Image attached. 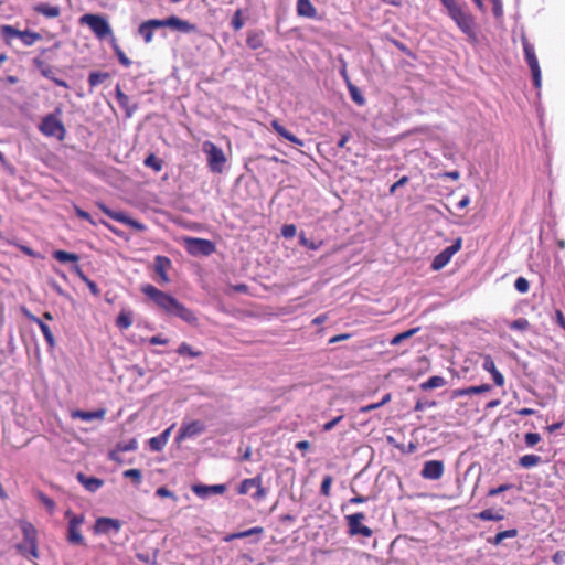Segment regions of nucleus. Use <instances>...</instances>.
Masks as SVG:
<instances>
[{
  "label": "nucleus",
  "instance_id": "37",
  "mask_svg": "<svg viewBox=\"0 0 565 565\" xmlns=\"http://www.w3.org/2000/svg\"><path fill=\"white\" fill-rule=\"evenodd\" d=\"M477 518L483 521H500L503 519V515L491 509H487L478 513Z\"/></svg>",
  "mask_w": 565,
  "mask_h": 565
},
{
  "label": "nucleus",
  "instance_id": "6",
  "mask_svg": "<svg viewBox=\"0 0 565 565\" xmlns=\"http://www.w3.org/2000/svg\"><path fill=\"white\" fill-rule=\"evenodd\" d=\"M347 524L349 526V534L351 536L362 535L364 537H371L373 531L362 524L363 520H365V514L363 512H358L354 514H350L345 516Z\"/></svg>",
  "mask_w": 565,
  "mask_h": 565
},
{
  "label": "nucleus",
  "instance_id": "15",
  "mask_svg": "<svg viewBox=\"0 0 565 565\" xmlns=\"http://www.w3.org/2000/svg\"><path fill=\"white\" fill-rule=\"evenodd\" d=\"M21 530L23 533V541L26 542V545L30 547V554L32 557H38V546H36V530L35 527L26 521L21 522Z\"/></svg>",
  "mask_w": 565,
  "mask_h": 565
},
{
  "label": "nucleus",
  "instance_id": "11",
  "mask_svg": "<svg viewBox=\"0 0 565 565\" xmlns=\"http://www.w3.org/2000/svg\"><path fill=\"white\" fill-rule=\"evenodd\" d=\"M85 522V518H72L71 522H67L66 540L72 545H84L85 540L82 535L81 527Z\"/></svg>",
  "mask_w": 565,
  "mask_h": 565
},
{
  "label": "nucleus",
  "instance_id": "43",
  "mask_svg": "<svg viewBox=\"0 0 565 565\" xmlns=\"http://www.w3.org/2000/svg\"><path fill=\"white\" fill-rule=\"evenodd\" d=\"M20 31L13 28L12 25H2L1 34L7 39L11 40L13 38H19Z\"/></svg>",
  "mask_w": 565,
  "mask_h": 565
},
{
  "label": "nucleus",
  "instance_id": "25",
  "mask_svg": "<svg viewBox=\"0 0 565 565\" xmlns=\"http://www.w3.org/2000/svg\"><path fill=\"white\" fill-rule=\"evenodd\" d=\"M491 390L489 384H482L478 386H469L466 388L456 390L454 392L455 397L467 396L472 394H481Z\"/></svg>",
  "mask_w": 565,
  "mask_h": 565
},
{
  "label": "nucleus",
  "instance_id": "14",
  "mask_svg": "<svg viewBox=\"0 0 565 565\" xmlns=\"http://www.w3.org/2000/svg\"><path fill=\"white\" fill-rule=\"evenodd\" d=\"M444 462L440 460H428L424 462L420 475L427 480H439L444 475Z\"/></svg>",
  "mask_w": 565,
  "mask_h": 565
},
{
  "label": "nucleus",
  "instance_id": "28",
  "mask_svg": "<svg viewBox=\"0 0 565 565\" xmlns=\"http://www.w3.org/2000/svg\"><path fill=\"white\" fill-rule=\"evenodd\" d=\"M132 324V312L130 310L122 309L117 317L116 326L126 330Z\"/></svg>",
  "mask_w": 565,
  "mask_h": 565
},
{
  "label": "nucleus",
  "instance_id": "44",
  "mask_svg": "<svg viewBox=\"0 0 565 565\" xmlns=\"http://www.w3.org/2000/svg\"><path fill=\"white\" fill-rule=\"evenodd\" d=\"M125 478L132 479L136 484L141 482V471L139 469H128L122 472Z\"/></svg>",
  "mask_w": 565,
  "mask_h": 565
},
{
  "label": "nucleus",
  "instance_id": "3",
  "mask_svg": "<svg viewBox=\"0 0 565 565\" xmlns=\"http://www.w3.org/2000/svg\"><path fill=\"white\" fill-rule=\"evenodd\" d=\"M79 22L82 24H85L89 26L92 32L98 38L99 40H104L107 36L113 35V30L103 15L98 14H84L81 17Z\"/></svg>",
  "mask_w": 565,
  "mask_h": 565
},
{
  "label": "nucleus",
  "instance_id": "34",
  "mask_svg": "<svg viewBox=\"0 0 565 565\" xmlns=\"http://www.w3.org/2000/svg\"><path fill=\"white\" fill-rule=\"evenodd\" d=\"M347 87H348V90L350 93V97L352 98V100L355 104H358L359 106H363L365 104V98H364L363 94L361 93V90L352 83H349V86H347Z\"/></svg>",
  "mask_w": 565,
  "mask_h": 565
},
{
  "label": "nucleus",
  "instance_id": "48",
  "mask_svg": "<svg viewBox=\"0 0 565 565\" xmlns=\"http://www.w3.org/2000/svg\"><path fill=\"white\" fill-rule=\"evenodd\" d=\"M530 323L525 318H519L510 323V328L513 330L524 331L529 328Z\"/></svg>",
  "mask_w": 565,
  "mask_h": 565
},
{
  "label": "nucleus",
  "instance_id": "7",
  "mask_svg": "<svg viewBox=\"0 0 565 565\" xmlns=\"http://www.w3.org/2000/svg\"><path fill=\"white\" fill-rule=\"evenodd\" d=\"M184 242H185L186 250L193 256H198V255L207 256V255H211L215 250V245L209 239L196 238V237H186L184 239Z\"/></svg>",
  "mask_w": 565,
  "mask_h": 565
},
{
  "label": "nucleus",
  "instance_id": "24",
  "mask_svg": "<svg viewBox=\"0 0 565 565\" xmlns=\"http://www.w3.org/2000/svg\"><path fill=\"white\" fill-rule=\"evenodd\" d=\"M297 13L306 18L317 17V10L310 0H297Z\"/></svg>",
  "mask_w": 565,
  "mask_h": 565
},
{
  "label": "nucleus",
  "instance_id": "13",
  "mask_svg": "<svg viewBox=\"0 0 565 565\" xmlns=\"http://www.w3.org/2000/svg\"><path fill=\"white\" fill-rule=\"evenodd\" d=\"M205 430V425L201 420L183 423L179 429L175 440L181 443L184 439L193 438Z\"/></svg>",
  "mask_w": 565,
  "mask_h": 565
},
{
  "label": "nucleus",
  "instance_id": "2",
  "mask_svg": "<svg viewBox=\"0 0 565 565\" xmlns=\"http://www.w3.org/2000/svg\"><path fill=\"white\" fill-rule=\"evenodd\" d=\"M449 17L470 40L477 39L476 21L473 15L466 9V6L450 13Z\"/></svg>",
  "mask_w": 565,
  "mask_h": 565
},
{
  "label": "nucleus",
  "instance_id": "47",
  "mask_svg": "<svg viewBox=\"0 0 565 565\" xmlns=\"http://www.w3.org/2000/svg\"><path fill=\"white\" fill-rule=\"evenodd\" d=\"M167 444L159 437H152L149 439V447L153 451H160Z\"/></svg>",
  "mask_w": 565,
  "mask_h": 565
},
{
  "label": "nucleus",
  "instance_id": "40",
  "mask_svg": "<svg viewBox=\"0 0 565 565\" xmlns=\"http://www.w3.org/2000/svg\"><path fill=\"white\" fill-rule=\"evenodd\" d=\"M439 1L446 8L448 15L450 13L455 12L456 10L462 8L463 6H466L465 2H462L461 0H439Z\"/></svg>",
  "mask_w": 565,
  "mask_h": 565
},
{
  "label": "nucleus",
  "instance_id": "45",
  "mask_svg": "<svg viewBox=\"0 0 565 565\" xmlns=\"http://www.w3.org/2000/svg\"><path fill=\"white\" fill-rule=\"evenodd\" d=\"M332 482H333V478L331 476L328 475V476L323 477L321 488H320V492L322 495H326V497L330 495Z\"/></svg>",
  "mask_w": 565,
  "mask_h": 565
},
{
  "label": "nucleus",
  "instance_id": "23",
  "mask_svg": "<svg viewBox=\"0 0 565 565\" xmlns=\"http://www.w3.org/2000/svg\"><path fill=\"white\" fill-rule=\"evenodd\" d=\"M77 479L89 492H96L103 486V480L95 477H86L83 473H78Z\"/></svg>",
  "mask_w": 565,
  "mask_h": 565
},
{
  "label": "nucleus",
  "instance_id": "5",
  "mask_svg": "<svg viewBox=\"0 0 565 565\" xmlns=\"http://www.w3.org/2000/svg\"><path fill=\"white\" fill-rule=\"evenodd\" d=\"M40 131L47 137H55L63 140L65 137V128L62 121L53 114L45 116L40 126Z\"/></svg>",
  "mask_w": 565,
  "mask_h": 565
},
{
  "label": "nucleus",
  "instance_id": "50",
  "mask_svg": "<svg viewBox=\"0 0 565 565\" xmlns=\"http://www.w3.org/2000/svg\"><path fill=\"white\" fill-rule=\"evenodd\" d=\"M137 447H138V443L136 439H130L127 443H122V444L118 445V449L121 451H125V452L136 450Z\"/></svg>",
  "mask_w": 565,
  "mask_h": 565
},
{
  "label": "nucleus",
  "instance_id": "26",
  "mask_svg": "<svg viewBox=\"0 0 565 565\" xmlns=\"http://www.w3.org/2000/svg\"><path fill=\"white\" fill-rule=\"evenodd\" d=\"M246 44L252 50L260 49L264 44L263 31H250L247 34Z\"/></svg>",
  "mask_w": 565,
  "mask_h": 565
},
{
  "label": "nucleus",
  "instance_id": "30",
  "mask_svg": "<svg viewBox=\"0 0 565 565\" xmlns=\"http://www.w3.org/2000/svg\"><path fill=\"white\" fill-rule=\"evenodd\" d=\"M34 321L36 322V324L39 326L42 334L44 335V339L46 341V343L49 344L50 348H53L55 345V339H54V335L50 329V327L44 323L42 320L35 318Z\"/></svg>",
  "mask_w": 565,
  "mask_h": 565
},
{
  "label": "nucleus",
  "instance_id": "29",
  "mask_svg": "<svg viewBox=\"0 0 565 565\" xmlns=\"http://www.w3.org/2000/svg\"><path fill=\"white\" fill-rule=\"evenodd\" d=\"M446 384V380L443 376H431L427 381L423 382L420 384V388L423 391H429L433 388L443 387Z\"/></svg>",
  "mask_w": 565,
  "mask_h": 565
},
{
  "label": "nucleus",
  "instance_id": "32",
  "mask_svg": "<svg viewBox=\"0 0 565 565\" xmlns=\"http://www.w3.org/2000/svg\"><path fill=\"white\" fill-rule=\"evenodd\" d=\"M541 460V457L537 455H524L519 459V463L521 467L530 469L537 466Z\"/></svg>",
  "mask_w": 565,
  "mask_h": 565
},
{
  "label": "nucleus",
  "instance_id": "41",
  "mask_svg": "<svg viewBox=\"0 0 565 565\" xmlns=\"http://www.w3.org/2000/svg\"><path fill=\"white\" fill-rule=\"evenodd\" d=\"M263 531H264L263 527L255 526V527L248 529L246 531L234 533L231 535V539H244V537H248L252 535H259L263 533Z\"/></svg>",
  "mask_w": 565,
  "mask_h": 565
},
{
  "label": "nucleus",
  "instance_id": "19",
  "mask_svg": "<svg viewBox=\"0 0 565 565\" xmlns=\"http://www.w3.org/2000/svg\"><path fill=\"white\" fill-rule=\"evenodd\" d=\"M226 490V487L224 484H213V486H205V484H194L192 487V491L200 498H207L212 494H222Z\"/></svg>",
  "mask_w": 565,
  "mask_h": 565
},
{
  "label": "nucleus",
  "instance_id": "21",
  "mask_svg": "<svg viewBox=\"0 0 565 565\" xmlns=\"http://www.w3.org/2000/svg\"><path fill=\"white\" fill-rule=\"evenodd\" d=\"M533 77V83L536 88L541 87L542 76L541 68L536 55L525 58Z\"/></svg>",
  "mask_w": 565,
  "mask_h": 565
},
{
  "label": "nucleus",
  "instance_id": "39",
  "mask_svg": "<svg viewBox=\"0 0 565 565\" xmlns=\"http://www.w3.org/2000/svg\"><path fill=\"white\" fill-rule=\"evenodd\" d=\"M177 352L180 354V355H188L190 358H198L200 356L202 353L201 351H196L194 350L192 347H190L188 343L183 342L179 345Z\"/></svg>",
  "mask_w": 565,
  "mask_h": 565
},
{
  "label": "nucleus",
  "instance_id": "17",
  "mask_svg": "<svg viewBox=\"0 0 565 565\" xmlns=\"http://www.w3.org/2000/svg\"><path fill=\"white\" fill-rule=\"evenodd\" d=\"M171 267V260L164 256H157L154 259V270L159 276L160 284H168L170 278L167 274L168 269Z\"/></svg>",
  "mask_w": 565,
  "mask_h": 565
},
{
  "label": "nucleus",
  "instance_id": "54",
  "mask_svg": "<svg viewBox=\"0 0 565 565\" xmlns=\"http://www.w3.org/2000/svg\"><path fill=\"white\" fill-rule=\"evenodd\" d=\"M115 52L116 55L124 66L128 67L131 65V61L126 56V54L118 47V45H115Z\"/></svg>",
  "mask_w": 565,
  "mask_h": 565
},
{
  "label": "nucleus",
  "instance_id": "10",
  "mask_svg": "<svg viewBox=\"0 0 565 565\" xmlns=\"http://www.w3.org/2000/svg\"><path fill=\"white\" fill-rule=\"evenodd\" d=\"M252 489L256 490L252 497L257 501L263 500L267 495V490L262 486L260 476L243 480L239 484L238 493L247 494Z\"/></svg>",
  "mask_w": 565,
  "mask_h": 565
},
{
  "label": "nucleus",
  "instance_id": "35",
  "mask_svg": "<svg viewBox=\"0 0 565 565\" xmlns=\"http://www.w3.org/2000/svg\"><path fill=\"white\" fill-rule=\"evenodd\" d=\"M417 331H418V329L414 328V329H409V330H407L405 332L398 333V334H396L395 337L392 338V340L390 341V344L391 345H398L403 341H405V340L409 339L411 337H413Z\"/></svg>",
  "mask_w": 565,
  "mask_h": 565
},
{
  "label": "nucleus",
  "instance_id": "62",
  "mask_svg": "<svg viewBox=\"0 0 565 565\" xmlns=\"http://www.w3.org/2000/svg\"><path fill=\"white\" fill-rule=\"evenodd\" d=\"M492 1V4H493V14L497 17V18H500L502 14H503V6H502V2L501 0H491Z\"/></svg>",
  "mask_w": 565,
  "mask_h": 565
},
{
  "label": "nucleus",
  "instance_id": "61",
  "mask_svg": "<svg viewBox=\"0 0 565 565\" xmlns=\"http://www.w3.org/2000/svg\"><path fill=\"white\" fill-rule=\"evenodd\" d=\"M116 97L121 106L126 107L128 105L129 97L126 94H124L119 87H117L116 89Z\"/></svg>",
  "mask_w": 565,
  "mask_h": 565
},
{
  "label": "nucleus",
  "instance_id": "52",
  "mask_svg": "<svg viewBox=\"0 0 565 565\" xmlns=\"http://www.w3.org/2000/svg\"><path fill=\"white\" fill-rule=\"evenodd\" d=\"M39 499L45 505V508L53 513L55 510V502L43 493L39 494Z\"/></svg>",
  "mask_w": 565,
  "mask_h": 565
},
{
  "label": "nucleus",
  "instance_id": "20",
  "mask_svg": "<svg viewBox=\"0 0 565 565\" xmlns=\"http://www.w3.org/2000/svg\"><path fill=\"white\" fill-rule=\"evenodd\" d=\"M105 415H106V409H104V408H99V409H96L93 412L76 409V411H73L71 414L72 418L81 419L84 422H92L94 419L102 420V419H104Z\"/></svg>",
  "mask_w": 565,
  "mask_h": 565
},
{
  "label": "nucleus",
  "instance_id": "53",
  "mask_svg": "<svg viewBox=\"0 0 565 565\" xmlns=\"http://www.w3.org/2000/svg\"><path fill=\"white\" fill-rule=\"evenodd\" d=\"M241 14H242V11L241 10H236V12L234 13V17L232 19V26L236 31L241 30L243 28V25H244V21L242 20Z\"/></svg>",
  "mask_w": 565,
  "mask_h": 565
},
{
  "label": "nucleus",
  "instance_id": "60",
  "mask_svg": "<svg viewBox=\"0 0 565 565\" xmlns=\"http://www.w3.org/2000/svg\"><path fill=\"white\" fill-rule=\"evenodd\" d=\"M76 215L83 220H86L88 221L90 224L93 225H96L97 222L95 220H93V217L90 216V214L84 210H81V209H76Z\"/></svg>",
  "mask_w": 565,
  "mask_h": 565
},
{
  "label": "nucleus",
  "instance_id": "59",
  "mask_svg": "<svg viewBox=\"0 0 565 565\" xmlns=\"http://www.w3.org/2000/svg\"><path fill=\"white\" fill-rule=\"evenodd\" d=\"M156 494L161 498H172V499L177 500V497L174 495V493L172 491H170L169 489H167L166 487L158 488L156 490Z\"/></svg>",
  "mask_w": 565,
  "mask_h": 565
},
{
  "label": "nucleus",
  "instance_id": "51",
  "mask_svg": "<svg viewBox=\"0 0 565 565\" xmlns=\"http://www.w3.org/2000/svg\"><path fill=\"white\" fill-rule=\"evenodd\" d=\"M513 486L511 483H504V484H501L499 486L498 488H492L489 490L488 492V495L489 497H495L504 491H508L512 488Z\"/></svg>",
  "mask_w": 565,
  "mask_h": 565
},
{
  "label": "nucleus",
  "instance_id": "18",
  "mask_svg": "<svg viewBox=\"0 0 565 565\" xmlns=\"http://www.w3.org/2000/svg\"><path fill=\"white\" fill-rule=\"evenodd\" d=\"M159 28H162L160 20L151 19L139 25L138 33L142 36L146 43H150L153 38V31Z\"/></svg>",
  "mask_w": 565,
  "mask_h": 565
},
{
  "label": "nucleus",
  "instance_id": "36",
  "mask_svg": "<svg viewBox=\"0 0 565 565\" xmlns=\"http://www.w3.org/2000/svg\"><path fill=\"white\" fill-rule=\"evenodd\" d=\"M108 73L93 72L88 76V83L92 87H96L108 78Z\"/></svg>",
  "mask_w": 565,
  "mask_h": 565
},
{
  "label": "nucleus",
  "instance_id": "31",
  "mask_svg": "<svg viewBox=\"0 0 565 565\" xmlns=\"http://www.w3.org/2000/svg\"><path fill=\"white\" fill-rule=\"evenodd\" d=\"M53 257L58 260L60 263H77L78 262V255L74 253H68L65 250H55L53 253Z\"/></svg>",
  "mask_w": 565,
  "mask_h": 565
},
{
  "label": "nucleus",
  "instance_id": "33",
  "mask_svg": "<svg viewBox=\"0 0 565 565\" xmlns=\"http://www.w3.org/2000/svg\"><path fill=\"white\" fill-rule=\"evenodd\" d=\"M40 38L39 33L32 31H20L19 33V39L26 46L33 45Z\"/></svg>",
  "mask_w": 565,
  "mask_h": 565
},
{
  "label": "nucleus",
  "instance_id": "42",
  "mask_svg": "<svg viewBox=\"0 0 565 565\" xmlns=\"http://www.w3.org/2000/svg\"><path fill=\"white\" fill-rule=\"evenodd\" d=\"M145 166L153 169L156 172H159L162 169V161L154 154H149L145 159Z\"/></svg>",
  "mask_w": 565,
  "mask_h": 565
},
{
  "label": "nucleus",
  "instance_id": "16",
  "mask_svg": "<svg viewBox=\"0 0 565 565\" xmlns=\"http://www.w3.org/2000/svg\"><path fill=\"white\" fill-rule=\"evenodd\" d=\"M161 22V26H168V28H171V29H174V30H178V31H181L183 33H190V32H193L195 31V25L185 21V20H182L178 17H169L167 19H163V20H160Z\"/></svg>",
  "mask_w": 565,
  "mask_h": 565
},
{
  "label": "nucleus",
  "instance_id": "12",
  "mask_svg": "<svg viewBox=\"0 0 565 565\" xmlns=\"http://www.w3.org/2000/svg\"><path fill=\"white\" fill-rule=\"evenodd\" d=\"M461 248V238H457L451 246H448L438 255L435 256L431 267L435 270L444 268L451 259V257Z\"/></svg>",
  "mask_w": 565,
  "mask_h": 565
},
{
  "label": "nucleus",
  "instance_id": "49",
  "mask_svg": "<svg viewBox=\"0 0 565 565\" xmlns=\"http://www.w3.org/2000/svg\"><path fill=\"white\" fill-rule=\"evenodd\" d=\"M482 369L484 371L489 372L490 374H493L494 372L498 371V369L494 364V361L492 360V358L490 355L484 356L483 362H482Z\"/></svg>",
  "mask_w": 565,
  "mask_h": 565
},
{
  "label": "nucleus",
  "instance_id": "38",
  "mask_svg": "<svg viewBox=\"0 0 565 565\" xmlns=\"http://www.w3.org/2000/svg\"><path fill=\"white\" fill-rule=\"evenodd\" d=\"M516 534L518 532L514 529L499 532L492 540H490V542L494 545H499L503 540L514 537Z\"/></svg>",
  "mask_w": 565,
  "mask_h": 565
},
{
  "label": "nucleus",
  "instance_id": "4",
  "mask_svg": "<svg viewBox=\"0 0 565 565\" xmlns=\"http://www.w3.org/2000/svg\"><path fill=\"white\" fill-rule=\"evenodd\" d=\"M202 150L206 154L207 166L212 172L221 173L226 162V157L221 148L212 141H204Z\"/></svg>",
  "mask_w": 565,
  "mask_h": 565
},
{
  "label": "nucleus",
  "instance_id": "55",
  "mask_svg": "<svg viewBox=\"0 0 565 565\" xmlns=\"http://www.w3.org/2000/svg\"><path fill=\"white\" fill-rule=\"evenodd\" d=\"M524 440L527 446H534L541 440V436L537 433H527Z\"/></svg>",
  "mask_w": 565,
  "mask_h": 565
},
{
  "label": "nucleus",
  "instance_id": "27",
  "mask_svg": "<svg viewBox=\"0 0 565 565\" xmlns=\"http://www.w3.org/2000/svg\"><path fill=\"white\" fill-rule=\"evenodd\" d=\"M34 10L46 18H56L60 14L58 7L50 6L47 3H39L34 7Z\"/></svg>",
  "mask_w": 565,
  "mask_h": 565
},
{
  "label": "nucleus",
  "instance_id": "46",
  "mask_svg": "<svg viewBox=\"0 0 565 565\" xmlns=\"http://www.w3.org/2000/svg\"><path fill=\"white\" fill-rule=\"evenodd\" d=\"M514 288L521 292V294H525L529 291V288H530V284L527 281V279H525L524 277H519L516 278L515 282H514Z\"/></svg>",
  "mask_w": 565,
  "mask_h": 565
},
{
  "label": "nucleus",
  "instance_id": "8",
  "mask_svg": "<svg viewBox=\"0 0 565 565\" xmlns=\"http://www.w3.org/2000/svg\"><path fill=\"white\" fill-rule=\"evenodd\" d=\"M121 529V522L118 519L100 516L97 518L93 527L96 535L118 534Z\"/></svg>",
  "mask_w": 565,
  "mask_h": 565
},
{
  "label": "nucleus",
  "instance_id": "63",
  "mask_svg": "<svg viewBox=\"0 0 565 565\" xmlns=\"http://www.w3.org/2000/svg\"><path fill=\"white\" fill-rule=\"evenodd\" d=\"M408 181V178L407 177H402L398 181H396L391 188H390V192L391 193H395V191L405 185Z\"/></svg>",
  "mask_w": 565,
  "mask_h": 565
},
{
  "label": "nucleus",
  "instance_id": "57",
  "mask_svg": "<svg viewBox=\"0 0 565 565\" xmlns=\"http://www.w3.org/2000/svg\"><path fill=\"white\" fill-rule=\"evenodd\" d=\"M435 405H436L435 402L419 399V401L416 402L414 409L417 411V412H422V411H424L426 408L434 407Z\"/></svg>",
  "mask_w": 565,
  "mask_h": 565
},
{
  "label": "nucleus",
  "instance_id": "58",
  "mask_svg": "<svg viewBox=\"0 0 565 565\" xmlns=\"http://www.w3.org/2000/svg\"><path fill=\"white\" fill-rule=\"evenodd\" d=\"M522 42H523V50H524L525 58L534 56L535 51H534L533 45L525 38H523Z\"/></svg>",
  "mask_w": 565,
  "mask_h": 565
},
{
  "label": "nucleus",
  "instance_id": "22",
  "mask_svg": "<svg viewBox=\"0 0 565 565\" xmlns=\"http://www.w3.org/2000/svg\"><path fill=\"white\" fill-rule=\"evenodd\" d=\"M271 127L279 135L281 136L282 138L289 140L290 142L295 143V145H298V146H303V141L300 140L298 137H296L295 135H292L291 132H289L284 126H281L277 120H273L271 121Z\"/></svg>",
  "mask_w": 565,
  "mask_h": 565
},
{
  "label": "nucleus",
  "instance_id": "1",
  "mask_svg": "<svg viewBox=\"0 0 565 565\" xmlns=\"http://www.w3.org/2000/svg\"><path fill=\"white\" fill-rule=\"evenodd\" d=\"M141 292L149 298L158 308L168 315L179 317L185 322L192 323L196 320L194 313L179 302L174 297L146 284L141 287Z\"/></svg>",
  "mask_w": 565,
  "mask_h": 565
},
{
  "label": "nucleus",
  "instance_id": "64",
  "mask_svg": "<svg viewBox=\"0 0 565 565\" xmlns=\"http://www.w3.org/2000/svg\"><path fill=\"white\" fill-rule=\"evenodd\" d=\"M491 375H492V380L497 386L504 385V376L501 374V372L497 371Z\"/></svg>",
  "mask_w": 565,
  "mask_h": 565
},
{
  "label": "nucleus",
  "instance_id": "56",
  "mask_svg": "<svg viewBox=\"0 0 565 565\" xmlns=\"http://www.w3.org/2000/svg\"><path fill=\"white\" fill-rule=\"evenodd\" d=\"M296 232H297L296 226L292 224L284 225L281 228V234L286 238L294 237L296 235Z\"/></svg>",
  "mask_w": 565,
  "mask_h": 565
},
{
  "label": "nucleus",
  "instance_id": "9",
  "mask_svg": "<svg viewBox=\"0 0 565 565\" xmlns=\"http://www.w3.org/2000/svg\"><path fill=\"white\" fill-rule=\"evenodd\" d=\"M98 206L104 214H106L107 216H109L110 218H113L119 223L128 225L138 232H143L146 230L145 224L140 223L137 220L131 218L124 212L114 211V210L109 209L108 206H106L105 204H99Z\"/></svg>",
  "mask_w": 565,
  "mask_h": 565
}]
</instances>
